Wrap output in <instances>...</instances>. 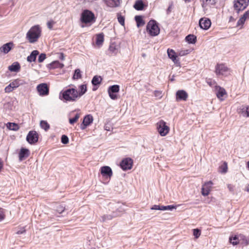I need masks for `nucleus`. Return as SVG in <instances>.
<instances>
[{
    "mask_svg": "<svg viewBox=\"0 0 249 249\" xmlns=\"http://www.w3.org/2000/svg\"><path fill=\"white\" fill-rule=\"evenodd\" d=\"M218 88V90L216 92V96L218 98L220 99L223 97V96L226 94V92L225 89L224 88H221L220 87H217Z\"/></svg>",
    "mask_w": 249,
    "mask_h": 249,
    "instance_id": "obj_35",
    "label": "nucleus"
},
{
    "mask_svg": "<svg viewBox=\"0 0 249 249\" xmlns=\"http://www.w3.org/2000/svg\"><path fill=\"white\" fill-rule=\"evenodd\" d=\"M102 80V78L101 76L95 75L93 77L91 80V83L94 87H95L99 86L101 84Z\"/></svg>",
    "mask_w": 249,
    "mask_h": 249,
    "instance_id": "obj_30",
    "label": "nucleus"
},
{
    "mask_svg": "<svg viewBox=\"0 0 249 249\" xmlns=\"http://www.w3.org/2000/svg\"><path fill=\"white\" fill-rule=\"evenodd\" d=\"M167 54L168 57L174 62L175 64L179 65V61L177 58V56L175 52L173 50L168 49L167 50Z\"/></svg>",
    "mask_w": 249,
    "mask_h": 249,
    "instance_id": "obj_21",
    "label": "nucleus"
},
{
    "mask_svg": "<svg viewBox=\"0 0 249 249\" xmlns=\"http://www.w3.org/2000/svg\"><path fill=\"white\" fill-rule=\"evenodd\" d=\"M191 52L190 50H181L178 52V55L179 56H184L189 54Z\"/></svg>",
    "mask_w": 249,
    "mask_h": 249,
    "instance_id": "obj_47",
    "label": "nucleus"
},
{
    "mask_svg": "<svg viewBox=\"0 0 249 249\" xmlns=\"http://www.w3.org/2000/svg\"><path fill=\"white\" fill-rule=\"evenodd\" d=\"M245 21L246 19L241 17L238 20L236 26H239L240 25H243L244 24Z\"/></svg>",
    "mask_w": 249,
    "mask_h": 249,
    "instance_id": "obj_50",
    "label": "nucleus"
},
{
    "mask_svg": "<svg viewBox=\"0 0 249 249\" xmlns=\"http://www.w3.org/2000/svg\"><path fill=\"white\" fill-rule=\"evenodd\" d=\"M94 14L90 10L85 9L81 14L80 21L82 23L91 25L96 21Z\"/></svg>",
    "mask_w": 249,
    "mask_h": 249,
    "instance_id": "obj_3",
    "label": "nucleus"
},
{
    "mask_svg": "<svg viewBox=\"0 0 249 249\" xmlns=\"http://www.w3.org/2000/svg\"><path fill=\"white\" fill-rule=\"evenodd\" d=\"M55 21H54L53 20H51L47 22V27H48V28L49 29L52 30L53 29V25L55 24Z\"/></svg>",
    "mask_w": 249,
    "mask_h": 249,
    "instance_id": "obj_51",
    "label": "nucleus"
},
{
    "mask_svg": "<svg viewBox=\"0 0 249 249\" xmlns=\"http://www.w3.org/2000/svg\"><path fill=\"white\" fill-rule=\"evenodd\" d=\"M228 171V165L226 162H224V163L221 165L219 167V172L222 174H225Z\"/></svg>",
    "mask_w": 249,
    "mask_h": 249,
    "instance_id": "obj_37",
    "label": "nucleus"
},
{
    "mask_svg": "<svg viewBox=\"0 0 249 249\" xmlns=\"http://www.w3.org/2000/svg\"><path fill=\"white\" fill-rule=\"evenodd\" d=\"M117 18H118V21L119 22V23L121 25L124 26V20H125L124 17V16H121L119 14H118Z\"/></svg>",
    "mask_w": 249,
    "mask_h": 249,
    "instance_id": "obj_41",
    "label": "nucleus"
},
{
    "mask_svg": "<svg viewBox=\"0 0 249 249\" xmlns=\"http://www.w3.org/2000/svg\"><path fill=\"white\" fill-rule=\"evenodd\" d=\"M228 188L231 192H233L234 191V187L231 184H228Z\"/></svg>",
    "mask_w": 249,
    "mask_h": 249,
    "instance_id": "obj_60",
    "label": "nucleus"
},
{
    "mask_svg": "<svg viewBox=\"0 0 249 249\" xmlns=\"http://www.w3.org/2000/svg\"><path fill=\"white\" fill-rule=\"evenodd\" d=\"M173 3H171L170 4L169 6H168L167 9L166 10V14L167 15H169L170 13L171 12L172 9H173Z\"/></svg>",
    "mask_w": 249,
    "mask_h": 249,
    "instance_id": "obj_52",
    "label": "nucleus"
},
{
    "mask_svg": "<svg viewBox=\"0 0 249 249\" xmlns=\"http://www.w3.org/2000/svg\"><path fill=\"white\" fill-rule=\"evenodd\" d=\"M78 97V91L74 88H69L62 90L59 93V99L61 100L73 101Z\"/></svg>",
    "mask_w": 249,
    "mask_h": 249,
    "instance_id": "obj_2",
    "label": "nucleus"
},
{
    "mask_svg": "<svg viewBox=\"0 0 249 249\" xmlns=\"http://www.w3.org/2000/svg\"><path fill=\"white\" fill-rule=\"evenodd\" d=\"M41 29L39 25L32 26L27 32L26 36V39L30 43H34L37 41L41 36Z\"/></svg>",
    "mask_w": 249,
    "mask_h": 249,
    "instance_id": "obj_1",
    "label": "nucleus"
},
{
    "mask_svg": "<svg viewBox=\"0 0 249 249\" xmlns=\"http://www.w3.org/2000/svg\"><path fill=\"white\" fill-rule=\"evenodd\" d=\"M81 77H82V75L81 74V71H80V70L79 69V79L81 78Z\"/></svg>",
    "mask_w": 249,
    "mask_h": 249,
    "instance_id": "obj_62",
    "label": "nucleus"
},
{
    "mask_svg": "<svg viewBox=\"0 0 249 249\" xmlns=\"http://www.w3.org/2000/svg\"><path fill=\"white\" fill-rule=\"evenodd\" d=\"M30 150L24 147H21L18 153V159L19 161H22L30 155Z\"/></svg>",
    "mask_w": 249,
    "mask_h": 249,
    "instance_id": "obj_17",
    "label": "nucleus"
},
{
    "mask_svg": "<svg viewBox=\"0 0 249 249\" xmlns=\"http://www.w3.org/2000/svg\"><path fill=\"white\" fill-rule=\"evenodd\" d=\"M247 167L248 169L249 170V160L247 162Z\"/></svg>",
    "mask_w": 249,
    "mask_h": 249,
    "instance_id": "obj_64",
    "label": "nucleus"
},
{
    "mask_svg": "<svg viewBox=\"0 0 249 249\" xmlns=\"http://www.w3.org/2000/svg\"><path fill=\"white\" fill-rule=\"evenodd\" d=\"M120 86L118 85H114L108 87L107 91L109 97L112 100L118 99L117 93L119 92Z\"/></svg>",
    "mask_w": 249,
    "mask_h": 249,
    "instance_id": "obj_8",
    "label": "nucleus"
},
{
    "mask_svg": "<svg viewBox=\"0 0 249 249\" xmlns=\"http://www.w3.org/2000/svg\"><path fill=\"white\" fill-rule=\"evenodd\" d=\"M46 58V54L45 53H41L40 54H39L38 62L39 63H42L45 60Z\"/></svg>",
    "mask_w": 249,
    "mask_h": 249,
    "instance_id": "obj_45",
    "label": "nucleus"
},
{
    "mask_svg": "<svg viewBox=\"0 0 249 249\" xmlns=\"http://www.w3.org/2000/svg\"><path fill=\"white\" fill-rule=\"evenodd\" d=\"M249 0H234L233 8L237 14L244 10L249 5Z\"/></svg>",
    "mask_w": 249,
    "mask_h": 249,
    "instance_id": "obj_5",
    "label": "nucleus"
},
{
    "mask_svg": "<svg viewBox=\"0 0 249 249\" xmlns=\"http://www.w3.org/2000/svg\"><path fill=\"white\" fill-rule=\"evenodd\" d=\"M228 68L223 64H217L215 67L216 75H224L228 71Z\"/></svg>",
    "mask_w": 249,
    "mask_h": 249,
    "instance_id": "obj_13",
    "label": "nucleus"
},
{
    "mask_svg": "<svg viewBox=\"0 0 249 249\" xmlns=\"http://www.w3.org/2000/svg\"><path fill=\"white\" fill-rule=\"evenodd\" d=\"M14 89V88L10 84V83L5 87L4 90L5 92L9 93L12 91Z\"/></svg>",
    "mask_w": 249,
    "mask_h": 249,
    "instance_id": "obj_49",
    "label": "nucleus"
},
{
    "mask_svg": "<svg viewBox=\"0 0 249 249\" xmlns=\"http://www.w3.org/2000/svg\"><path fill=\"white\" fill-rule=\"evenodd\" d=\"M119 46L115 43H112L110 44L107 54L109 56L116 55L118 52Z\"/></svg>",
    "mask_w": 249,
    "mask_h": 249,
    "instance_id": "obj_15",
    "label": "nucleus"
},
{
    "mask_svg": "<svg viewBox=\"0 0 249 249\" xmlns=\"http://www.w3.org/2000/svg\"><path fill=\"white\" fill-rule=\"evenodd\" d=\"M242 112L244 116L249 117V106L244 107L242 109Z\"/></svg>",
    "mask_w": 249,
    "mask_h": 249,
    "instance_id": "obj_40",
    "label": "nucleus"
},
{
    "mask_svg": "<svg viewBox=\"0 0 249 249\" xmlns=\"http://www.w3.org/2000/svg\"><path fill=\"white\" fill-rule=\"evenodd\" d=\"M213 184V183L211 181H208L205 183L203 187H206L207 188H209L210 189H211V186Z\"/></svg>",
    "mask_w": 249,
    "mask_h": 249,
    "instance_id": "obj_55",
    "label": "nucleus"
},
{
    "mask_svg": "<svg viewBox=\"0 0 249 249\" xmlns=\"http://www.w3.org/2000/svg\"><path fill=\"white\" fill-rule=\"evenodd\" d=\"M161 205H154L151 208V210H161Z\"/></svg>",
    "mask_w": 249,
    "mask_h": 249,
    "instance_id": "obj_54",
    "label": "nucleus"
},
{
    "mask_svg": "<svg viewBox=\"0 0 249 249\" xmlns=\"http://www.w3.org/2000/svg\"><path fill=\"white\" fill-rule=\"evenodd\" d=\"M117 215L115 213H113L111 214H104L101 216V221L102 222H106L107 220H111L113 218L116 217Z\"/></svg>",
    "mask_w": 249,
    "mask_h": 249,
    "instance_id": "obj_31",
    "label": "nucleus"
},
{
    "mask_svg": "<svg viewBox=\"0 0 249 249\" xmlns=\"http://www.w3.org/2000/svg\"><path fill=\"white\" fill-rule=\"evenodd\" d=\"M200 1L204 10H207V7H211L214 5L217 2V0H200Z\"/></svg>",
    "mask_w": 249,
    "mask_h": 249,
    "instance_id": "obj_19",
    "label": "nucleus"
},
{
    "mask_svg": "<svg viewBox=\"0 0 249 249\" xmlns=\"http://www.w3.org/2000/svg\"><path fill=\"white\" fill-rule=\"evenodd\" d=\"M46 66L49 70H53L56 68H62L64 64L60 63L58 60H55L47 64Z\"/></svg>",
    "mask_w": 249,
    "mask_h": 249,
    "instance_id": "obj_22",
    "label": "nucleus"
},
{
    "mask_svg": "<svg viewBox=\"0 0 249 249\" xmlns=\"http://www.w3.org/2000/svg\"><path fill=\"white\" fill-rule=\"evenodd\" d=\"M78 120V113H75L74 117L72 118L69 119V123L72 124L75 123Z\"/></svg>",
    "mask_w": 249,
    "mask_h": 249,
    "instance_id": "obj_48",
    "label": "nucleus"
},
{
    "mask_svg": "<svg viewBox=\"0 0 249 249\" xmlns=\"http://www.w3.org/2000/svg\"><path fill=\"white\" fill-rule=\"evenodd\" d=\"M246 237L242 234L235 235L233 236H230L229 241L233 245H236L239 243V241L241 239L245 238Z\"/></svg>",
    "mask_w": 249,
    "mask_h": 249,
    "instance_id": "obj_20",
    "label": "nucleus"
},
{
    "mask_svg": "<svg viewBox=\"0 0 249 249\" xmlns=\"http://www.w3.org/2000/svg\"><path fill=\"white\" fill-rule=\"evenodd\" d=\"M20 69V66L18 62H15L8 67V70L11 72H18Z\"/></svg>",
    "mask_w": 249,
    "mask_h": 249,
    "instance_id": "obj_25",
    "label": "nucleus"
},
{
    "mask_svg": "<svg viewBox=\"0 0 249 249\" xmlns=\"http://www.w3.org/2000/svg\"><path fill=\"white\" fill-rule=\"evenodd\" d=\"M40 127L45 131H47L50 129V124L46 121L41 120L40 122Z\"/></svg>",
    "mask_w": 249,
    "mask_h": 249,
    "instance_id": "obj_36",
    "label": "nucleus"
},
{
    "mask_svg": "<svg viewBox=\"0 0 249 249\" xmlns=\"http://www.w3.org/2000/svg\"><path fill=\"white\" fill-rule=\"evenodd\" d=\"M58 58L60 60H63L64 59V58H65V56H64V53H59Z\"/></svg>",
    "mask_w": 249,
    "mask_h": 249,
    "instance_id": "obj_59",
    "label": "nucleus"
},
{
    "mask_svg": "<svg viewBox=\"0 0 249 249\" xmlns=\"http://www.w3.org/2000/svg\"><path fill=\"white\" fill-rule=\"evenodd\" d=\"M146 31L152 36H158L160 32V29L158 23L155 20H150L146 25Z\"/></svg>",
    "mask_w": 249,
    "mask_h": 249,
    "instance_id": "obj_4",
    "label": "nucleus"
},
{
    "mask_svg": "<svg viewBox=\"0 0 249 249\" xmlns=\"http://www.w3.org/2000/svg\"><path fill=\"white\" fill-rule=\"evenodd\" d=\"M135 20L137 23V26L138 27H142L145 24V22L143 19L142 16H136L135 17Z\"/></svg>",
    "mask_w": 249,
    "mask_h": 249,
    "instance_id": "obj_28",
    "label": "nucleus"
},
{
    "mask_svg": "<svg viewBox=\"0 0 249 249\" xmlns=\"http://www.w3.org/2000/svg\"><path fill=\"white\" fill-rule=\"evenodd\" d=\"M39 52L38 50L33 51L30 55L27 57V61L30 63L35 62L36 60V57L39 55Z\"/></svg>",
    "mask_w": 249,
    "mask_h": 249,
    "instance_id": "obj_23",
    "label": "nucleus"
},
{
    "mask_svg": "<svg viewBox=\"0 0 249 249\" xmlns=\"http://www.w3.org/2000/svg\"><path fill=\"white\" fill-rule=\"evenodd\" d=\"M100 173L103 177L109 178H111L113 174L111 168L108 166L102 167L100 169Z\"/></svg>",
    "mask_w": 249,
    "mask_h": 249,
    "instance_id": "obj_12",
    "label": "nucleus"
},
{
    "mask_svg": "<svg viewBox=\"0 0 249 249\" xmlns=\"http://www.w3.org/2000/svg\"><path fill=\"white\" fill-rule=\"evenodd\" d=\"M78 69H76L74 70V74H73V78L74 79H78Z\"/></svg>",
    "mask_w": 249,
    "mask_h": 249,
    "instance_id": "obj_56",
    "label": "nucleus"
},
{
    "mask_svg": "<svg viewBox=\"0 0 249 249\" xmlns=\"http://www.w3.org/2000/svg\"><path fill=\"white\" fill-rule=\"evenodd\" d=\"M87 91L86 84H83L79 87V97L84 95Z\"/></svg>",
    "mask_w": 249,
    "mask_h": 249,
    "instance_id": "obj_34",
    "label": "nucleus"
},
{
    "mask_svg": "<svg viewBox=\"0 0 249 249\" xmlns=\"http://www.w3.org/2000/svg\"><path fill=\"white\" fill-rule=\"evenodd\" d=\"M103 1L110 7H116L120 4V0H103Z\"/></svg>",
    "mask_w": 249,
    "mask_h": 249,
    "instance_id": "obj_24",
    "label": "nucleus"
},
{
    "mask_svg": "<svg viewBox=\"0 0 249 249\" xmlns=\"http://www.w3.org/2000/svg\"><path fill=\"white\" fill-rule=\"evenodd\" d=\"M206 83L210 86V87H213V86H215L216 87V88L217 87L216 86V82L214 80H213L212 79H210V78H209V79H206Z\"/></svg>",
    "mask_w": 249,
    "mask_h": 249,
    "instance_id": "obj_42",
    "label": "nucleus"
},
{
    "mask_svg": "<svg viewBox=\"0 0 249 249\" xmlns=\"http://www.w3.org/2000/svg\"><path fill=\"white\" fill-rule=\"evenodd\" d=\"M210 191V188H207L203 186L202 187V189H201V193L203 196H207L209 195Z\"/></svg>",
    "mask_w": 249,
    "mask_h": 249,
    "instance_id": "obj_43",
    "label": "nucleus"
},
{
    "mask_svg": "<svg viewBox=\"0 0 249 249\" xmlns=\"http://www.w3.org/2000/svg\"><path fill=\"white\" fill-rule=\"evenodd\" d=\"M244 18H245L246 20L249 18V11H247L245 12V13L243 14V15L242 16Z\"/></svg>",
    "mask_w": 249,
    "mask_h": 249,
    "instance_id": "obj_57",
    "label": "nucleus"
},
{
    "mask_svg": "<svg viewBox=\"0 0 249 249\" xmlns=\"http://www.w3.org/2000/svg\"><path fill=\"white\" fill-rule=\"evenodd\" d=\"M246 190V191H247V192H249V185H248V186L247 187V188H246V190Z\"/></svg>",
    "mask_w": 249,
    "mask_h": 249,
    "instance_id": "obj_63",
    "label": "nucleus"
},
{
    "mask_svg": "<svg viewBox=\"0 0 249 249\" xmlns=\"http://www.w3.org/2000/svg\"><path fill=\"white\" fill-rule=\"evenodd\" d=\"M87 208H88L87 207L83 206V207H81L80 209H79V211H83L84 210L86 209Z\"/></svg>",
    "mask_w": 249,
    "mask_h": 249,
    "instance_id": "obj_61",
    "label": "nucleus"
},
{
    "mask_svg": "<svg viewBox=\"0 0 249 249\" xmlns=\"http://www.w3.org/2000/svg\"><path fill=\"white\" fill-rule=\"evenodd\" d=\"M24 83V82L23 80L19 79H17L14 80L13 82L10 83V84L13 87V88L15 89L18 87L20 85H22Z\"/></svg>",
    "mask_w": 249,
    "mask_h": 249,
    "instance_id": "obj_32",
    "label": "nucleus"
},
{
    "mask_svg": "<svg viewBox=\"0 0 249 249\" xmlns=\"http://www.w3.org/2000/svg\"><path fill=\"white\" fill-rule=\"evenodd\" d=\"M6 126L7 128L11 130L17 131L19 129L18 124L15 123L8 122Z\"/></svg>",
    "mask_w": 249,
    "mask_h": 249,
    "instance_id": "obj_33",
    "label": "nucleus"
},
{
    "mask_svg": "<svg viewBox=\"0 0 249 249\" xmlns=\"http://www.w3.org/2000/svg\"><path fill=\"white\" fill-rule=\"evenodd\" d=\"M133 7L137 10H142L144 9V4L142 0H137L136 1Z\"/></svg>",
    "mask_w": 249,
    "mask_h": 249,
    "instance_id": "obj_27",
    "label": "nucleus"
},
{
    "mask_svg": "<svg viewBox=\"0 0 249 249\" xmlns=\"http://www.w3.org/2000/svg\"><path fill=\"white\" fill-rule=\"evenodd\" d=\"M36 90L40 96H45L49 94V87L46 83L38 84Z\"/></svg>",
    "mask_w": 249,
    "mask_h": 249,
    "instance_id": "obj_7",
    "label": "nucleus"
},
{
    "mask_svg": "<svg viewBox=\"0 0 249 249\" xmlns=\"http://www.w3.org/2000/svg\"><path fill=\"white\" fill-rule=\"evenodd\" d=\"M38 140V134L35 130L30 131L26 136V141L30 144H35Z\"/></svg>",
    "mask_w": 249,
    "mask_h": 249,
    "instance_id": "obj_9",
    "label": "nucleus"
},
{
    "mask_svg": "<svg viewBox=\"0 0 249 249\" xmlns=\"http://www.w3.org/2000/svg\"><path fill=\"white\" fill-rule=\"evenodd\" d=\"M211 20L208 18H203L199 19V25L202 29L208 30L211 26Z\"/></svg>",
    "mask_w": 249,
    "mask_h": 249,
    "instance_id": "obj_14",
    "label": "nucleus"
},
{
    "mask_svg": "<svg viewBox=\"0 0 249 249\" xmlns=\"http://www.w3.org/2000/svg\"><path fill=\"white\" fill-rule=\"evenodd\" d=\"M201 234V231L198 229H193V235L196 238H198Z\"/></svg>",
    "mask_w": 249,
    "mask_h": 249,
    "instance_id": "obj_46",
    "label": "nucleus"
},
{
    "mask_svg": "<svg viewBox=\"0 0 249 249\" xmlns=\"http://www.w3.org/2000/svg\"><path fill=\"white\" fill-rule=\"evenodd\" d=\"M157 128L161 136L166 135L169 131V127L166 125V122L160 120L157 123Z\"/></svg>",
    "mask_w": 249,
    "mask_h": 249,
    "instance_id": "obj_6",
    "label": "nucleus"
},
{
    "mask_svg": "<svg viewBox=\"0 0 249 249\" xmlns=\"http://www.w3.org/2000/svg\"><path fill=\"white\" fill-rule=\"evenodd\" d=\"M14 46V44L12 41L6 43L0 47V52L7 54L13 49Z\"/></svg>",
    "mask_w": 249,
    "mask_h": 249,
    "instance_id": "obj_16",
    "label": "nucleus"
},
{
    "mask_svg": "<svg viewBox=\"0 0 249 249\" xmlns=\"http://www.w3.org/2000/svg\"><path fill=\"white\" fill-rule=\"evenodd\" d=\"M65 210V206L62 204H59L57 206L56 211L59 214L62 213Z\"/></svg>",
    "mask_w": 249,
    "mask_h": 249,
    "instance_id": "obj_39",
    "label": "nucleus"
},
{
    "mask_svg": "<svg viewBox=\"0 0 249 249\" xmlns=\"http://www.w3.org/2000/svg\"><path fill=\"white\" fill-rule=\"evenodd\" d=\"M185 40L190 44H195L196 41V36L193 34H190L185 37Z\"/></svg>",
    "mask_w": 249,
    "mask_h": 249,
    "instance_id": "obj_29",
    "label": "nucleus"
},
{
    "mask_svg": "<svg viewBox=\"0 0 249 249\" xmlns=\"http://www.w3.org/2000/svg\"><path fill=\"white\" fill-rule=\"evenodd\" d=\"M177 208V206L176 205H167V206H162L161 205V211H166V210H169L172 211L173 209H176Z\"/></svg>",
    "mask_w": 249,
    "mask_h": 249,
    "instance_id": "obj_38",
    "label": "nucleus"
},
{
    "mask_svg": "<svg viewBox=\"0 0 249 249\" xmlns=\"http://www.w3.org/2000/svg\"><path fill=\"white\" fill-rule=\"evenodd\" d=\"M5 215L2 208H0V222L4 219Z\"/></svg>",
    "mask_w": 249,
    "mask_h": 249,
    "instance_id": "obj_53",
    "label": "nucleus"
},
{
    "mask_svg": "<svg viewBox=\"0 0 249 249\" xmlns=\"http://www.w3.org/2000/svg\"><path fill=\"white\" fill-rule=\"evenodd\" d=\"M69 138L66 135H62L61 138V142L63 144H66L69 143Z\"/></svg>",
    "mask_w": 249,
    "mask_h": 249,
    "instance_id": "obj_44",
    "label": "nucleus"
},
{
    "mask_svg": "<svg viewBox=\"0 0 249 249\" xmlns=\"http://www.w3.org/2000/svg\"><path fill=\"white\" fill-rule=\"evenodd\" d=\"M93 117L90 114L86 115L83 120L82 124L80 125L81 129H85L88 126L90 125L93 122Z\"/></svg>",
    "mask_w": 249,
    "mask_h": 249,
    "instance_id": "obj_11",
    "label": "nucleus"
},
{
    "mask_svg": "<svg viewBox=\"0 0 249 249\" xmlns=\"http://www.w3.org/2000/svg\"><path fill=\"white\" fill-rule=\"evenodd\" d=\"M104 41V35L103 33H100L96 35L95 43L97 46L100 47L103 45Z\"/></svg>",
    "mask_w": 249,
    "mask_h": 249,
    "instance_id": "obj_26",
    "label": "nucleus"
},
{
    "mask_svg": "<svg viewBox=\"0 0 249 249\" xmlns=\"http://www.w3.org/2000/svg\"><path fill=\"white\" fill-rule=\"evenodd\" d=\"M133 161L132 159L126 158L124 159L120 162L121 168L124 171L130 170L132 168Z\"/></svg>",
    "mask_w": 249,
    "mask_h": 249,
    "instance_id": "obj_10",
    "label": "nucleus"
},
{
    "mask_svg": "<svg viewBox=\"0 0 249 249\" xmlns=\"http://www.w3.org/2000/svg\"><path fill=\"white\" fill-rule=\"evenodd\" d=\"M188 97V93L184 90H179L176 92L177 101H186Z\"/></svg>",
    "mask_w": 249,
    "mask_h": 249,
    "instance_id": "obj_18",
    "label": "nucleus"
},
{
    "mask_svg": "<svg viewBox=\"0 0 249 249\" xmlns=\"http://www.w3.org/2000/svg\"><path fill=\"white\" fill-rule=\"evenodd\" d=\"M25 231H26V230L24 229V228H22L20 230L16 232V234H23V233H25Z\"/></svg>",
    "mask_w": 249,
    "mask_h": 249,
    "instance_id": "obj_58",
    "label": "nucleus"
}]
</instances>
